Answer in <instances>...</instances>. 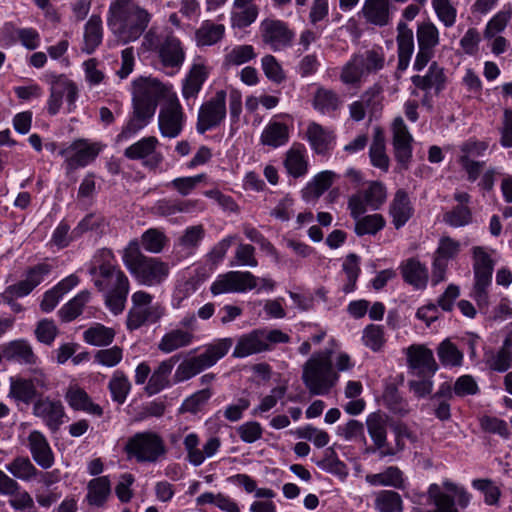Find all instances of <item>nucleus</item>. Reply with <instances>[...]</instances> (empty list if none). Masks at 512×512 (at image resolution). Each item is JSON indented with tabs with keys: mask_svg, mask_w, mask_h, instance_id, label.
I'll return each mask as SVG.
<instances>
[{
	"mask_svg": "<svg viewBox=\"0 0 512 512\" xmlns=\"http://www.w3.org/2000/svg\"><path fill=\"white\" fill-rule=\"evenodd\" d=\"M392 131L395 158L397 162L406 169L412 158L413 138L401 117H397L393 121Z\"/></svg>",
	"mask_w": 512,
	"mask_h": 512,
	"instance_id": "nucleus-24",
	"label": "nucleus"
},
{
	"mask_svg": "<svg viewBox=\"0 0 512 512\" xmlns=\"http://www.w3.org/2000/svg\"><path fill=\"white\" fill-rule=\"evenodd\" d=\"M179 361V356L174 355L169 359L159 363L157 368L151 373L146 384L145 391L149 395H155L171 385L170 376L175 364Z\"/></svg>",
	"mask_w": 512,
	"mask_h": 512,
	"instance_id": "nucleus-33",
	"label": "nucleus"
},
{
	"mask_svg": "<svg viewBox=\"0 0 512 512\" xmlns=\"http://www.w3.org/2000/svg\"><path fill=\"white\" fill-rule=\"evenodd\" d=\"M445 80L444 70L437 62H432L425 75H413L411 77V82L416 88L426 92L434 88L436 93L444 89Z\"/></svg>",
	"mask_w": 512,
	"mask_h": 512,
	"instance_id": "nucleus-39",
	"label": "nucleus"
},
{
	"mask_svg": "<svg viewBox=\"0 0 512 512\" xmlns=\"http://www.w3.org/2000/svg\"><path fill=\"white\" fill-rule=\"evenodd\" d=\"M33 415L40 418L51 432L58 431L67 418L62 402L50 397H41L34 402Z\"/></svg>",
	"mask_w": 512,
	"mask_h": 512,
	"instance_id": "nucleus-18",
	"label": "nucleus"
},
{
	"mask_svg": "<svg viewBox=\"0 0 512 512\" xmlns=\"http://www.w3.org/2000/svg\"><path fill=\"white\" fill-rule=\"evenodd\" d=\"M27 447L33 460L42 469H49L55 462L54 453L46 436L38 430L30 432L27 438Z\"/></svg>",
	"mask_w": 512,
	"mask_h": 512,
	"instance_id": "nucleus-26",
	"label": "nucleus"
},
{
	"mask_svg": "<svg viewBox=\"0 0 512 512\" xmlns=\"http://www.w3.org/2000/svg\"><path fill=\"white\" fill-rule=\"evenodd\" d=\"M461 250L459 241L450 236L440 238L438 247L434 252L432 262V283L437 285L445 280L448 263L458 256Z\"/></svg>",
	"mask_w": 512,
	"mask_h": 512,
	"instance_id": "nucleus-17",
	"label": "nucleus"
},
{
	"mask_svg": "<svg viewBox=\"0 0 512 512\" xmlns=\"http://www.w3.org/2000/svg\"><path fill=\"white\" fill-rule=\"evenodd\" d=\"M65 401L69 407L74 411H81L92 416L101 417L103 415V408L93 402L88 393L79 385H70L65 394Z\"/></svg>",
	"mask_w": 512,
	"mask_h": 512,
	"instance_id": "nucleus-28",
	"label": "nucleus"
},
{
	"mask_svg": "<svg viewBox=\"0 0 512 512\" xmlns=\"http://www.w3.org/2000/svg\"><path fill=\"white\" fill-rule=\"evenodd\" d=\"M52 268L48 262L37 263L28 267L23 274V279L12 285L21 290L22 294L29 295L51 274Z\"/></svg>",
	"mask_w": 512,
	"mask_h": 512,
	"instance_id": "nucleus-34",
	"label": "nucleus"
},
{
	"mask_svg": "<svg viewBox=\"0 0 512 512\" xmlns=\"http://www.w3.org/2000/svg\"><path fill=\"white\" fill-rule=\"evenodd\" d=\"M90 299V292L80 291L76 296L64 304L58 311V315L64 322H70L77 318L83 310V307Z\"/></svg>",
	"mask_w": 512,
	"mask_h": 512,
	"instance_id": "nucleus-54",
	"label": "nucleus"
},
{
	"mask_svg": "<svg viewBox=\"0 0 512 512\" xmlns=\"http://www.w3.org/2000/svg\"><path fill=\"white\" fill-rule=\"evenodd\" d=\"M313 108L323 115H334L342 106V100L337 92L319 87L313 97Z\"/></svg>",
	"mask_w": 512,
	"mask_h": 512,
	"instance_id": "nucleus-45",
	"label": "nucleus"
},
{
	"mask_svg": "<svg viewBox=\"0 0 512 512\" xmlns=\"http://www.w3.org/2000/svg\"><path fill=\"white\" fill-rule=\"evenodd\" d=\"M115 332L112 328L96 323L83 333L84 341L93 346H107L114 340Z\"/></svg>",
	"mask_w": 512,
	"mask_h": 512,
	"instance_id": "nucleus-56",
	"label": "nucleus"
},
{
	"mask_svg": "<svg viewBox=\"0 0 512 512\" xmlns=\"http://www.w3.org/2000/svg\"><path fill=\"white\" fill-rule=\"evenodd\" d=\"M354 232L357 236L376 235L385 225L386 220L381 214H370L355 220Z\"/></svg>",
	"mask_w": 512,
	"mask_h": 512,
	"instance_id": "nucleus-55",
	"label": "nucleus"
},
{
	"mask_svg": "<svg viewBox=\"0 0 512 512\" xmlns=\"http://www.w3.org/2000/svg\"><path fill=\"white\" fill-rule=\"evenodd\" d=\"M103 25L99 15L90 16L84 26L82 51L86 54H92L102 43Z\"/></svg>",
	"mask_w": 512,
	"mask_h": 512,
	"instance_id": "nucleus-41",
	"label": "nucleus"
},
{
	"mask_svg": "<svg viewBox=\"0 0 512 512\" xmlns=\"http://www.w3.org/2000/svg\"><path fill=\"white\" fill-rule=\"evenodd\" d=\"M101 148L96 143H89L86 140L74 141L69 147L60 151L65 157L67 167L70 170L82 168L91 163L100 153Z\"/></svg>",
	"mask_w": 512,
	"mask_h": 512,
	"instance_id": "nucleus-20",
	"label": "nucleus"
},
{
	"mask_svg": "<svg viewBox=\"0 0 512 512\" xmlns=\"http://www.w3.org/2000/svg\"><path fill=\"white\" fill-rule=\"evenodd\" d=\"M289 341V335L279 329H255L239 338L232 356L236 358L248 357L253 354L270 351L273 345L288 343Z\"/></svg>",
	"mask_w": 512,
	"mask_h": 512,
	"instance_id": "nucleus-9",
	"label": "nucleus"
},
{
	"mask_svg": "<svg viewBox=\"0 0 512 512\" xmlns=\"http://www.w3.org/2000/svg\"><path fill=\"white\" fill-rule=\"evenodd\" d=\"M131 387L128 377L120 370L113 373L108 384L112 400L120 405L126 401Z\"/></svg>",
	"mask_w": 512,
	"mask_h": 512,
	"instance_id": "nucleus-53",
	"label": "nucleus"
},
{
	"mask_svg": "<svg viewBox=\"0 0 512 512\" xmlns=\"http://www.w3.org/2000/svg\"><path fill=\"white\" fill-rule=\"evenodd\" d=\"M365 479L373 486H390L396 489L404 487L402 471L396 466H390L381 473L368 474Z\"/></svg>",
	"mask_w": 512,
	"mask_h": 512,
	"instance_id": "nucleus-52",
	"label": "nucleus"
},
{
	"mask_svg": "<svg viewBox=\"0 0 512 512\" xmlns=\"http://www.w3.org/2000/svg\"><path fill=\"white\" fill-rule=\"evenodd\" d=\"M414 208L408 193L404 189H398L389 205V215L395 229L402 228L413 216Z\"/></svg>",
	"mask_w": 512,
	"mask_h": 512,
	"instance_id": "nucleus-31",
	"label": "nucleus"
},
{
	"mask_svg": "<svg viewBox=\"0 0 512 512\" xmlns=\"http://www.w3.org/2000/svg\"><path fill=\"white\" fill-rule=\"evenodd\" d=\"M158 145L155 136H145L128 146L124 156L132 161H141L148 169H156L163 161V155L157 151Z\"/></svg>",
	"mask_w": 512,
	"mask_h": 512,
	"instance_id": "nucleus-16",
	"label": "nucleus"
},
{
	"mask_svg": "<svg viewBox=\"0 0 512 512\" xmlns=\"http://www.w3.org/2000/svg\"><path fill=\"white\" fill-rule=\"evenodd\" d=\"M122 261L140 285L148 287L159 285L169 275V267L166 263L142 254L137 239L131 240L123 250Z\"/></svg>",
	"mask_w": 512,
	"mask_h": 512,
	"instance_id": "nucleus-3",
	"label": "nucleus"
},
{
	"mask_svg": "<svg viewBox=\"0 0 512 512\" xmlns=\"http://www.w3.org/2000/svg\"><path fill=\"white\" fill-rule=\"evenodd\" d=\"M399 34L397 36L398 45V64L397 69L405 71L410 63L414 51V37L411 29L407 28L404 23L398 25Z\"/></svg>",
	"mask_w": 512,
	"mask_h": 512,
	"instance_id": "nucleus-42",
	"label": "nucleus"
},
{
	"mask_svg": "<svg viewBox=\"0 0 512 512\" xmlns=\"http://www.w3.org/2000/svg\"><path fill=\"white\" fill-rule=\"evenodd\" d=\"M399 270L405 283L417 290L426 288L429 280L428 269L419 259L412 257L402 261Z\"/></svg>",
	"mask_w": 512,
	"mask_h": 512,
	"instance_id": "nucleus-30",
	"label": "nucleus"
},
{
	"mask_svg": "<svg viewBox=\"0 0 512 512\" xmlns=\"http://www.w3.org/2000/svg\"><path fill=\"white\" fill-rule=\"evenodd\" d=\"M123 272L114 264V255L111 250L103 248L93 256L89 268V274L93 277L94 285L104 293L108 289L117 287L116 274Z\"/></svg>",
	"mask_w": 512,
	"mask_h": 512,
	"instance_id": "nucleus-11",
	"label": "nucleus"
},
{
	"mask_svg": "<svg viewBox=\"0 0 512 512\" xmlns=\"http://www.w3.org/2000/svg\"><path fill=\"white\" fill-rule=\"evenodd\" d=\"M224 118V90L217 92L216 96L203 103L198 112L196 130L204 134L222 122Z\"/></svg>",
	"mask_w": 512,
	"mask_h": 512,
	"instance_id": "nucleus-21",
	"label": "nucleus"
},
{
	"mask_svg": "<svg viewBox=\"0 0 512 512\" xmlns=\"http://www.w3.org/2000/svg\"><path fill=\"white\" fill-rule=\"evenodd\" d=\"M132 307L128 312L126 326L130 331L137 330L145 324H154L166 315L163 304L153 303V296L145 291H136L131 296Z\"/></svg>",
	"mask_w": 512,
	"mask_h": 512,
	"instance_id": "nucleus-8",
	"label": "nucleus"
},
{
	"mask_svg": "<svg viewBox=\"0 0 512 512\" xmlns=\"http://www.w3.org/2000/svg\"><path fill=\"white\" fill-rule=\"evenodd\" d=\"M385 66V54L382 47H374L362 53L354 54L342 68L340 79L344 84L355 85L366 75L377 73Z\"/></svg>",
	"mask_w": 512,
	"mask_h": 512,
	"instance_id": "nucleus-6",
	"label": "nucleus"
},
{
	"mask_svg": "<svg viewBox=\"0 0 512 512\" xmlns=\"http://www.w3.org/2000/svg\"><path fill=\"white\" fill-rule=\"evenodd\" d=\"M259 32L262 43L274 52L290 48L295 39L294 30L287 22L279 19L266 18L262 20Z\"/></svg>",
	"mask_w": 512,
	"mask_h": 512,
	"instance_id": "nucleus-14",
	"label": "nucleus"
},
{
	"mask_svg": "<svg viewBox=\"0 0 512 512\" xmlns=\"http://www.w3.org/2000/svg\"><path fill=\"white\" fill-rule=\"evenodd\" d=\"M389 0H365L362 14L368 23L386 26L390 21Z\"/></svg>",
	"mask_w": 512,
	"mask_h": 512,
	"instance_id": "nucleus-44",
	"label": "nucleus"
},
{
	"mask_svg": "<svg viewBox=\"0 0 512 512\" xmlns=\"http://www.w3.org/2000/svg\"><path fill=\"white\" fill-rule=\"evenodd\" d=\"M0 353L2 358H5L7 361L19 364L34 365L38 359L33 352L32 346L25 339H16L3 344Z\"/></svg>",
	"mask_w": 512,
	"mask_h": 512,
	"instance_id": "nucleus-29",
	"label": "nucleus"
},
{
	"mask_svg": "<svg viewBox=\"0 0 512 512\" xmlns=\"http://www.w3.org/2000/svg\"><path fill=\"white\" fill-rule=\"evenodd\" d=\"M203 234L201 226L188 227L174 244L173 253L176 258L182 260L194 255L203 239Z\"/></svg>",
	"mask_w": 512,
	"mask_h": 512,
	"instance_id": "nucleus-35",
	"label": "nucleus"
},
{
	"mask_svg": "<svg viewBox=\"0 0 512 512\" xmlns=\"http://www.w3.org/2000/svg\"><path fill=\"white\" fill-rule=\"evenodd\" d=\"M331 352L314 353L304 364L302 381L311 395H327L338 382Z\"/></svg>",
	"mask_w": 512,
	"mask_h": 512,
	"instance_id": "nucleus-4",
	"label": "nucleus"
},
{
	"mask_svg": "<svg viewBox=\"0 0 512 512\" xmlns=\"http://www.w3.org/2000/svg\"><path fill=\"white\" fill-rule=\"evenodd\" d=\"M206 280V272L204 268H196L186 272L176 282L172 298L171 306L173 309H180L183 302L192 296Z\"/></svg>",
	"mask_w": 512,
	"mask_h": 512,
	"instance_id": "nucleus-22",
	"label": "nucleus"
},
{
	"mask_svg": "<svg viewBox=\"0 0 512 512\" xmlns=\"http://www.w3.org/2000/svg\"><path fill=\"white\" fill-rule=\"evenodd\" d=\"M166 90V86L156 78L139 77L132 82V106L155 114L158 100Z\"/></svg>",
	"mask_w": 512,
	"mask_h": 512,
	"instance_id": "nucleus-15",
	"label": "nucleus"
},
{
	"mask_svg": "<svg viewBox=\"0 0 512 512\" xmlns=\"http://www.w3.org/2000/svg\"><path fill=\"white\" fill-rule=\"evenodd\" d=\"M284 167L293 178H300L307 174L309 163L304 146H293L286 152Z\"/></svg>",
	"mask_w": 512,
	"mask_h": 512,
	"instance_id": "nucleus-43",
	"label": "nucleus"
},
{
	"mask_svg": "<svg viewBox=\"0 0 512 512\" xmlns=\"http://www.w3.org/2000/svg\"><path fill=\"white\" fill-rule=\"evenodd\" d=\"M336 174L333 171L325 170L316 174L302 190V198L306 202L317 200L333 184Z\"/></svg>",
	"mask_w": 512,
	"mask_h": 512,
	"instance_id": "nucleus-40",
	"label": "nucleus"
},
{
	"mask_svg": "<svg viewBox=\"0 0 512 512\" xmlns=\"http://www.w3.org/2000/svg\"><path fill=\"white\" fill-rule=\"evenodd\" d=\"M168 239L164 232L156 228L146 230L141 236L140 247L147 252L158 254L166 246Z\"/></svg>",
	"mask_w": 512,
	"mask_h": 512,
	"instance_id": "nucleus-62",
	"label": "nucleus"
},
{
	"mask_svg": "<svg viewBox=\"0 0 512 512\" xmlns=\"http://www.w3.org/2000/svg\"><path fill=\"white\" fill-rule=\"evenodd\" d=\"M427 496L435 509L419 510L418 512H459L456 504L465 509L471 500V495L463 486H459L449 479L443 480L442 486L436 483L430 484Z\"/></svg>",
	"mask_w": 512,
	"mask_h": 512,
	"instance_id": "nucleus-5",
	"label": "nucleus"
},
{
	"mask_svg": "<svg viewBox=\"0 0 512 512\" xmlns=\"http://www.w3.org/2000/svg\"><path fill=\"white\" fill-rule=\"evenodd\" d=\"M223 26L211 21H204L196 30L195 39L198 46H210L221 39Z\"/></svg>",
	"mask_w": 512,
	"mask_h": 512,
	"instance_id": "nucleus-59",
	"label": "nucleus"
},
{
	"mask_svg": "<svg viewBox=\"0 0 512 512\" xmlns=\"http://www.w3.org/2000/svg\"><path fill=\"white\" fill-rule=\"evenodd\" d=\"M47 388L45 377H35L34 379H19L12 381L9 395L15 400L29 404L36 397V387Z\"/></svg>",
	"mask_w": 512,
	"mask_h": 512,
	"instance_id": "nucleus-37",
	"label": "nucleus"
},
{
	"mask_svg": "<svg viewBox=\"0 0 512 512\" xmlns=\"http://www.w3.org/2000/svg\"><path fill=\"white\" fill-rule=\"evenodd\" d=\"M186 119L177 95L172 94L161 106L158 114V128L161 136L169 139L178 137L185 127Z\"/></svg>",
	"mask_w": 512,
	"mask_h": 512,
	"instance_id": "nucleus-13",
	"label": "nucleus"
},
{
	"mask_svg": "<svg viewBox=\"0 0 512 512\" xmlns=\"http://www.w3.org/2000/svg\"><path fill=\"white\" fill-rule=\"evenodd\" d=\"M152 17V13L136 0H113L106 21L113 35L126 44L144 36Z\"/></svg>",
	"mask_w": 512,
	"mask_h": 512,
	"instance_id": "nucleus-1",
	"label": "nucleus"
},
{
	"mask_svg": "<svg viewBox=\"0 0 512 512\" xmlns=\"http://www.w3.org/2000/svg\"><path fill=\"white\" fill-rule=\"evenodd\" d=\"M437 354L441 364L445 367H458L462 365L463 353L448 339L440 343Z\"/></svg>",
	"mask_w": 512,
	"mask_h": 512,
	"instance_id": "nucleus-63",
	"label": "nucleus"
},
{
	"mask_svg": "<svg viewBox=\"0 0 512 512\" xmlns=\"http://www.w3.org/2000/svg\"><path fill=\"white\" fill-rule=\"evenodd\" d=\"M306 138L315 154L330 155L335 146V134L322 125L312 122L306 130Z\"/></svg>",
	"mask_w": 512,
	"mask_h": 512,
	"instance_id": "nucleus-27",
	"label": "nucleus"
},
{
	"mask_svg": "<svg viewBox=\"0 0 512 512\" xmlns=\"http://www.w3.org/2000/svg\"><path fill=\"white\" fill-rule=\"evenodd\" d=\"M388 419V416L381 411L370 413L366 418L368 434L379 453L387 446Z\"/></svg>",
	"mask_w": 512,
	"mask_h": 512,
	"instance_id": "nucleus-36",
	"label": "nucleus"
},
{
	"mask_svg": "<svg viewBox=\"0 0 512 512\" xmlns=\"http://www.w3.org/2000/svg\"><path fill=\"white\" fill-rule=\"evenodd\" d=\"M129 459L138 463H155L166 455L167 449L163 438L156 432H138L130 437L125 445Z\"/></svg>",
	"mask_w": 512,
	"mask_h": 512,
	"instance_id": "nucleus-7",
	"label": "nucleus"
},
{
	"mask_svg": "<svg viewBox=\"0 0 512 512\" xmlns=\"http://www.w3.org/2000/svg\"><path fill=\"white\" fill-rule=\"evenodd\" d=\"M409 373L418 377H433L438 370L432 350L424 345H411L407 348Z\"/></svg>",
	"mask_w": 512,
	"mask_h": 512,
	"instance_id": "nucleus-19",
	"label": "nucleus"
},
{
	"mask_svg": "<svg viewBox=\"0 0 512 512\" xmlns=\"http://www.w3.org/2000/svg\"><path fill=\"white\" fill-rule=\"evenodd\" d=\"M140 49L155 54L169 75L178 73L186 58L182 41L170 29H149L143 36Z\"/></svg>",
	"mask_w": 512,
	"mask_h": 512,
	"instance_id": "nucleus-2",
	"label": "nucleus"
},
{
	"mask_svg": "<svg viewBox=\"0 0 512 512\" xmlns=\"http://www.w3.org/2000/svg\"><path fill=\"white\" fill-rule=\"evenodd\" d=\"M116 277L117 287L104 293L105 305L114 315L121 314L125 309L130 290L129 279L124 272H118Z\"/></svg>",
	"mask_w": 512,
	"mask_h": 512,
	"instance_id": "nucleus-32",
	"label": "nucleus"
},
{
	"mask_svg": "<svg viewBox=\"0 0 512 512\" xmlns=\"http://www.w3.org/2000/svg\"><path fill=\"white\" fill-rule=\"evenodd\" d=\"M207 77L206 68L202 64H194L183 80L182 96L189 103L200 92Z\"/></svg>",
	"mask_w": 512,
	"mask_h": 512,
	"instance_id": "nucleus-47",
	"label": "nucleus"
},
{
	"mask_svg": "<svg viewBox=\"0 0 512 512\" xmlns=\"http://www.w3.org/2000/svg\"><path fill=\"white\" fill-rule=\"evenodd\" d=\"M5 469L16 479L24 482H30L37 478L39 470L26 456H19L5 465Z\"/></svg>",
	"mask_w": 512,
	"mask_h": 512,
	"instance_id": "nucleus-51",
	"label": "nucleus"
},
{
	"mask_svg": "<svg viewBox=\"0 0 512 512\" xmlns=\"http://www.w3.org/2000/svg\"><path fill=\"white\" fill-rule=\"evenodd\" d=\"M289 140V129L285 123L271 121L262 131L260 141L263 145L277 148L285 145Z\"/></svg>",
	"mask_w": 512,
	"mask_h": 512,
	"instance_id": "nucleus-49",
	"label": "nucleus"
},
{
	"mask_svg": "<svg viewBox=\"0 0 512 512\" xmlns=\"http://www.w3.org/2000/svg\"><path fill=\"white\" fill-rule=\"evenodd\" d=\"M154 113L132 106V112L127 116L120 132L115 136L116 145L126 143L135 138L146 126L150 124Z\"/></svg>",
	"mask_w": 512,
	"mask_h": 512,
	"instance_id": "nucleus-23",
	"label": "nucleus"
},
{
	"mask_svg": "<svg viewBox=\"0 0 512 512\" xmlns=\"http://www.w3.org/2000/svg\"><path fill=\"white\" fill-rule=\"evenodd\" d=\"M259 14V9L255 4H244L239 1H234L231 15L230 24L234 35L238 39H242L246 34V28L253 24Z\"/></svg>",
	"mask_w": 512,
	"mask_h": 512,
	"instance_id": "nucleus-25",
	"label": "nucleus"
},
{
	"mask_svg": "<svg viewBox=\"0 0 512 512\" xmlns=\"http://www.w3.org/2000/svg\"><path fill=\"white\" fill-rule=\"evenodd\" d=\"M258 278L249 271L226 272V292L243 293L257 287Z\"/></svg>",
	"mask_w": 512,
	"mask_h": 512,
	"instance_id": "nucleus-50",
	"label": "nucleus"
},
{
	"mask_svg": "<svg viewBox=\"0 0 512 512\" xmlns=\"http://www.w3.org/2000/svg\"><path fill=\"white\" fill-rule=\"evenodd\" d=\"M362 342L364 346L373 352H379L386 343L384 328L382 325L369 324L362 334Z\"/></svg>",
	"mask_w": 512,
	"mask_h": 512,
	"instance_id": "nucleus-64",
	"label": "nucleus"
},
{
	"mask_svg": "<svg viewBox=\"0 0 512 512\" xmlns=\"http://www.w3.org/2000/svg\"><path fill=\"white\" fill-rule=\"evenodd\" d=\"M492 285V279L474 278L470 297L476 302L480 312L487 313L490 305L489 290Z\"/></svg>",
	"mask_w": 512,
	"mask_h": 512,
	"instance_id": "nucleus-58",
	"label": "nucleus"
},
{
	"mask_svg": "<svg viewBox=\"0 0 512 512\" xmlns=\"http://www.w3.org/2000/svg\"><path fill=\"white\" fill-rule=\"evenodd\" d=\"M195 340V335L190 331L178 327L167 331L160 339L157 348L165 354L190 346Z\"/></svg>",
	"mask_w": 512,
	"mask_h": 512,
	"instance_id": "nucleus-38",
	"label": "nucleus"
},
{
	"mask_svg": "<svg viewBox=\"0 0 512 512\" xmlns=\"http://www.w3.org/2000/svg\"><path fill=\"white\" fill-rule=\"evenodd\" d=\"M378 512H402L403 501L399 493L393 490H382L376 494L374 501Z\"/></svg>",
	"mask_w": 512,
	"mask_h": 512,
	"instance_id": "nucleus-57",
	"label": "nucleus"
},
{
	"mask_svg": "<svg viewBox=\"0 0 512 512\" xmlns=\"http://www.w3.org/2000/svg\"><path fill=\"white\" fill-rule=\"evenodd\" d=\"M87 491L86 499L91 506H103L111 493L109 477L100 476L93 478L88 482Z\"/></svg>",
	"mask_w": 512,
	"mask_h": 512,
	"instance_id": "nucleus-48",
	"label": "nucleus"
},
{
	"mask_svg": "<svg viewBox=\"0 0 512 512\" xmlns=\"http://www.w3.org/2000/svg\"><path fill=\"white\" fill-rule=\"evenodd\" d=\"M492 252V250L483 246H474L472 248L474 278L492 279L495 266Z\"/></svg>",
	"mask_w": 512,
	"mask_h": 512,
	"instance_id": "nucleus-46",
	"label": "nucleus"
},
{
	"mask_svg": "<svg viewBox=\"0 0 512 512\" xmlns=\"http://www.w3.org/2000/svg\"><path fill=\"white\" fill-rule=\"evenodd\" d=\"M224 355L223 344L211 345L201 354L185 359L176 368L173 375V383L178 384L187 381L213 366Z\"/></svg>",
	"mask_w": 512,
	"mask_h": 512,
	"instance_id": "nucleus-12",
	"label": "nucleus"
},
{
	"mask_svg": "<svg viewBox=\"0 0 512 512\" xmlns=\"http://www.w3.org/2000/svg\"><path fill=\"white\" fill-rule=\"evenodd\" d=\"M44 80L50 85V95L47 99V111L50 115H56L62 106L63 99L67 102V112L71 113L76 107L79 96L78 86L64 74L47 72Z\"/></svg>",
	"mask_w": 512,
	"mask_h": 512,
	"instance_id": "nucleus-10",
	"label": "nucleus"
},
{
	"mask_svg": "<svg viewBox=\"0 0 512 512\" xmlns=\"http://www.w3.org/2000/svg\"><path fill=\"white\" fill-rule=\"evenodd\" d=\"M221 441L216 437H211L204 444L203 449L199 446H193L190 451H187V459L194 466H200L206 458L212 457L220 448Z\"/></svg>",
	"mask_w": 512,
	"mask_h": 512,
	"instance_id": "nucleus-60",
	"label": "nucleus"
},
{
	"mask_svg": "<svg viewBox=\"0 0 512 512\" xmlns=\"http://www.w3.org/2000/svg\"><path fill=\"white\" fill-rule=\"evenodd\" d=\"M472 221L473 214L469 206L456 205L443 214V222L453 228L470 225Z\"/></svg>",
	"mask_w": 512,
	"mask_h": 512,
	"instance_id": "nucleus-61",
	"label": "nucleus"
}]
</instances>
